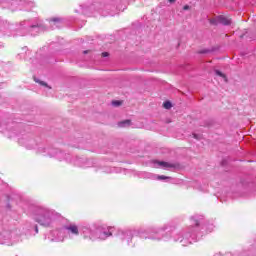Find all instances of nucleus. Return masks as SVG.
I'll return each instance as SVG.
<instances>
[{"label": "nucleus", "mask_w": 256, "mask_h": 256, "mask_svg": "<svg viewBox=\"0 0 256 256\" xmlns=\"http://www.w3.org/2000/svg\"><path fill=\"white\" fill-rule=\"evenodd\" d=\"M32 28L35 29L36 31H39V27L37 26H33Z\"/></svg>", "instance_id": "18"}, {"label": "nucleus", "mask_w": 256, "mask_h": 256, "mask_svg": "<svg viewBox=\"0 0 256 256\" xmlns=\"http://www.w3.org/2000/svg\"><path fill=\"white\" fill-rule=\"evenodd\" d=\"M112 105H113L114 107H119V106L121 105V101H119V100L112 101Z\"/></svg>", "instance_id": "13"}, {"label": "nucleus", "mask_w": 256, "mask_h": 256, "mask_svg": "<svg viewBox=\"0 0 256 256\" xmlns=\"http://www.w3.org/2000/svg\"><path fill=\"white\" fill-rule=\"evenodd\" d=\"M87 53H89V51H84V54H87Z\"/></svg>", "instance_id": "22"}, {"label": "nucleus", "mask_w": 256, "mask_h": 256, "mask_svg": "<svg viewBox=\"0 0 256 256\" xmlns=\"http://www.w3.org/2000/svg\"><path fill=\"white\" fill-rule=\"evenodd\" d=\"M36 83H40V85H43L44 87H47V83L43 82V81H40L35 79Z\"/></svg>", "instance_id": "14"}, {"label": "nucleus", "mask_w": 256, "mask_h": 256, "mask_svg": "<svg viewBox=\"0 0 256 256\" xmlns=\"http://www.w3.org/2000/svg\"><path fill=\"white\" fill-rule=\"evenodd\" d=\"M210 23H212V25H218V23L221 25H231V19L225 16H218L217 18L210 20Z\"/></svg>", "instance_id": "4"}, {"label": "nucleus", "mask_w": 256, "mask_h": 256, "mask_svg": "<svg viewBox=\"0 0 256 256\" xmlns=\"http://www.w3.org/2000/svg\"><path fill=\"white\" fill-rule=\"evenodd\" d=\"M35 231H36V233H39V228L36 227V228H35Z\"/></svg>", "instance_id": "21"}, {"label": "nucleus", "mask_w": 256, "mask_h": 256, "mask_svg": "<svg viewBox=\"0 0 256 256\" xmlns=\"http://www.w3.org/2000/svg\"><path fill=\"white\" fill-rule=\"evenodd\" d=\"M193 136H194V139H199V137H197L196 134H193Z\"/></svg>", "instance_id": "20"}, {"label": "nucleus", "mask_w": 256, "mask_h": 256, "mask_svg": "<svg viewBox=\"0 0 256 256\" xmlns=\"http://www.w3.org/2000/svg\"><path fill=\"white\" fill-rule=\"evenodd\" d=\"M157 165L164 169H169L171 167H174L173 164H170L169 162H163V161L157 162Z\"/></svg>", "instance_id": "7"}, {"label": "nucleus", "mask_w": 256, "mask_h": 256, "mask_svg": "<svg viewBox=\"0 0 256 256\" xmlns=\"http://www.w3.org/2000/svg\"><path fill=\"white\" fill-rule=\"evenodd\" d=\"M102 57H109V53L108 52H103Z\"/></svg>", "instance_id": "16"}, {"label": "nucleus", "mask_w": 256, "mask_h": 256, "mask_svg": "<svg viewBox=\"0 0 256 256\" xmlns=\"http://www.w3.org/2000/svg\"><path fill=\"white\" fill-rule=\"evenodd\" d=\"M163 107H164V109H171V107H173V105L171 104V102L166 101L163 103Z\"/></svg>", "instance_id": "12"}, {"label": "nucleus", "mask_w": 256, "mask_h": 256, "mask_svg": "<svg viewBox=\"0 0 256 256\" xmlns=\"http://www.w3.org/2000/svg\"><path fill=\"white\" fill-rule=\"evenodd\" d=\"M196 225H199V222L196 221Z\"/></svg>", "instance_id": "24"}, {"label": "nucleus", "mask_w": 256, "mask_h": 256, "mask_svg": "<svg viewBox=\"0 0 256 256\" xmlns=\"http://www.w3.org/2000/svg\"><path fill=\"white\" fill-rule=\"evenodd\" d=\"M183 9H184V11H188L189 5H185V6L183 7Z\"/></svg>", "instance_id": "17"}, {"label": "nucleus", "mask_w": 256, "mask_h": 256, "mask_svg": "<svg viewBox=\"0 0 256 256\" xmlns=\"http://www.w3.org/2000/svg\"><path fill=\"white\" fill-rule=\"evenodd\" d=\"M51 23H53L52 27H59V24L61 23V19L53 18L51 19Z\"/></svg>", "instance_id": "9"}, {"label": "nucleus", "mask_w": 256, "mask_h": 256, "mask_svg": "<svg viewBox=\"0 0 256 256\" xmlns=\"http://www.w3.org/2000/svg\"><path fill=\"white\" fill-rule=\"evenodd\" d=\"M215 73L218 77H222V79H224V81H227V76H225V74H223L221 71L216 70Z\"/></svg>", "instance_id": "11"}, {"label": "nucleus", "mask_w": 256, "mask_h": 256, "mask_svg": "<svg viewBox=\"0 0 256 256\" xmlns=\"http://www.w3.org/2000/svg\"><path fill=\"white\" fill-rule=\"evenodd\" d=\"M118 127H131V120H124L119 122Z\"/></svg>", "instance_id": "8"}, {"label": "nucleus", "mask_w": 256, "mask_h": 256, "mask_svg": "<svg viewBox=\"0 0 256 256\" xmlns=\"http://www.w3.org/2000/svg\"><path fill=\"white\" fill-rule=\"evenodd\" d=\"M53 211L44 210L40 214L36 215L35 221L44 227H49L53 223Z\"/></svg>", "instance_id": "2"}, {"label": "nucleus", "mask_w": 256, "mask_h": 256, "mask_svg": "<svg viewBox=\"0 0 256 256\" xmlns=\"http://www.w3.org/2000/svg\"><path fill=\"white\" fill-rule=\"evenodd\" d=\"M157 179H158L159 181H163V180L167 179V177L161 175V176H157Z\"/></svg>", "instance_id": "15"}, {"label": "nucleus", "mask_w": 256, "mask_h": 256, "mask_svg": "<svg viewBox=\"0 0 256 256\" xmlns=\"http://www.w3.org/2000/svg\"><path fill=\"white\" fill-rule=\"evenodd\" d=\"M53 238L52 241L61 242L65 239V229L54 230L52 232Z\"/></svg>", "instance_id": "5"}, {"label": "nucleus", "mask_w": 256, "mask_h": 256, "mask_svg": "<svg viewBox=\"0 0 256 256\" xmlns=\"http://www.w3.org/2000/svg\"><path fill=\"white\" fill-rule=\"evenodd\" d=\"M13 235H15V233H12L9 230H3L0 232V243L2 245H9V241H11V237H13Z\"/></svg>", "instance_id": "3"}, {"label": "nucleus", "mask_w": 256, "mask_h": 256, "mask_svg": "<svg viewBox=\"0 0 256 256\" xmlns=\"http://www.w3.org/2000/svg\"><path fill=\"white\" fill-rule=\"evenodd\" d=\"M58 155H63V153H62V152H59Z\"/></svg>", "instance_id": "23"}, {"label": "nucleus", "mask_w": 256, "mask_h": 256, "mask_svg": "<svg viewBox=\"0 0 256 256\" xmlns=\"http://www.w3.org/2000/svg\"><path fill=\"white\" fill-rule=\"evenodd\" d=\"M182 245H183V246H185L186 244H185V243H183Z\"/></svg>", "instance_id": "25"}, {"label": "nucleus", "mask_w": 256, "mask_h": 256, "mask_svg": "<svg viewBox=\"0 0 256 256\" xmlns=\"http://www.w3.org/2000/svg\"><path fill=\"white\" fill-rule=\"evenodd\" d=\"M148 239H153L154 241H159L161 239V235H159V232H156L155 235H149Z\"/></svg>", "instance_id": "10"}, {"label": "nucleus", "mask_w": 256, "mask_h": 256, "mask_svg": "<svg viewBox=\"0 0 256 256\" xmlns=\"http://www.w3.org/2000/svg\"><path fill=\"white\" fill-rule=\"evenodd\" d=\"M177 0H168L169 3H175Z\"/></svg>", "instance_id": "19"}, {"label": "nucleus", "mask_w": 256, "mask_h": 256, "mask_svg": "<svg viewBox=\"0 0 256 256\" xmlns=\"http://www.w3.org/2000/svg\"><path fill=\"white\" fill-rule=\"evenodd\" d=\"M65 229L72 235H79V228L75 224H70L69 226H66Z\"/></svg>", "instance_id": "6"}, {"label": "nucleus", "mask_w": 256, "mask_h": 256, "mask_svg": "<svg viewBox=\"0 0 256 256\" xmlns=\"http://www.w3.org/2000/svg\"><path fill=\"white\" fill-rule=\"evenodd\" d=\"M82 233L85 239H91L95 241V239L105 240L107 237H111V232L101 231L100 229L91 230L89 227L82 228Z\"/></svg>", "instance_id": "1"}]
</instances>
